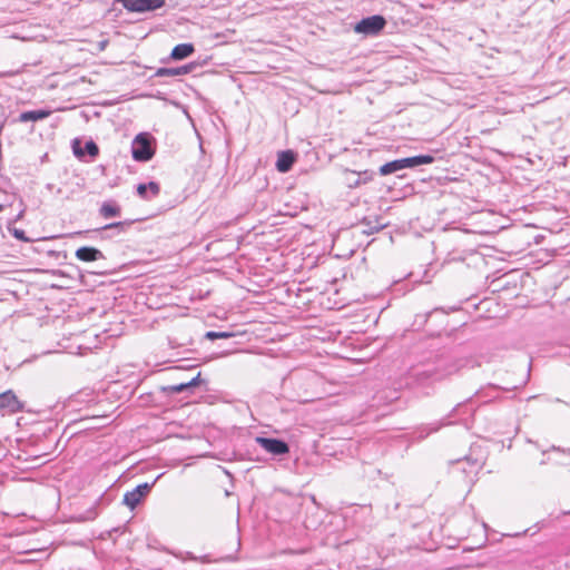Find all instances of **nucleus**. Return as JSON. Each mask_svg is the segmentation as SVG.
<instances>
[{
  "instance_id": "nucleus-1",
  "label": "nucleus",
  "mask_w": 570,
  "mask_h": 570,
  "mask_svg": "<svg viewBox=\"0 0 570 570\" xmlns=\"http://www.w3.org/2000/svg\"><path fill=\"white\" fill-rule=\"evenodd\" d=\"M463 366V360L442 356L434 362L414 366L406 376V385L411 389H426L434 383L458 373Z\"/></svg>"
},
{
  "instance_id": "nucleus-2",
  "label": "nucleus",
  "mask_w": 570,
  "mask_h": 570,
  "mask_svg": "<svg viewBox=\"0 0 570 570\" xmlns=\"http://www.w3.org/2000/svg\"><path fill=\"white\" fill-rule=\"evenodd\" d=\"M386 21L384 17L380 14L371 16L367 18H363L360 22H357L354 27V31L356 33H361L364 36H376L381 30L385 27Z\"/></svg>"
},
{
  "instance_id": "nucleus-3",
  "label": "nucleus",
  "mask_w": 570,
  "mask_h": 570,
  "mask_svg": "<svg viewBox=\"0 0 570 570\" xmlns=\"http://www.w3.org/2000/svg\"><path fill=\"white\" fill-rule=\"evenodd\" d=\"M132 158L137 161H148L154 156V149L150 141L145 134H139L132 141L131 146Z\"/></svg>"
},
{
  "instance_id": "nucleus-4",
  "label": "nucleus",
  "mask_w": 570,
  "mask_h": 570,
  "mask_svg": "<svg viewBox=\"0 0 570 570\" xmlns=\"http://www.w3.org/2000/svg\"><path fill=\"white\" fill-rule=\"evenodd\" d=\"M129 12H147L165 6L166 0H115Z\"/></svg>"
},
{
  "instance_id": "nucleus-5",
  "label": "nucleus",
  "mask_w": 570,
  "mask_h": 570,
  "mask_svg": "<svg viewBox=\"0 0 570 570\" xmlns=\"http://www.w3.org/2000/svg\"><path fill=\"white\" fill-rule=\"evenodd\" d=\"M255 442L266 452L273 455H284L289 452L288 444L279 439L257 436Z\"/></svg>"
},
{
  "instance_id": "nucleus-6",
  "label": "nucleus",
  "mask_w": 570,
  "mask_h": 570,
  "mask_svg": "<svg viewBox=\"0 0 570 570\" xmlns=\"http://www.w3.org/2000/svg\"><path fill=\"white\" fill-rule=\"evenodd\" d=\"M153 484L142 483L137 485L134 490L128 491L124 495V503L130 509H135L141 499L149 492Z\"/></svg>"
},
{
  "instance_id": "nucleus-7",
  "label": "nucleus",
  "mask_w": 570,
  "mask_h": 570,
  "mask_svg": "<svg viewBox=\"0 0 570 570\" xmlns=\"http://www.w3.org/2000/svg\"><path fill=\"white\" fill-rule=\"evenodd\" d=\"M481 466L480 461L471 459L470 456L455 461V468L470 479L478 473Z\"/></svg>"
},
{
  "instance_id": "nucleus-8",
  "label": "nucleus",
  "mask_w": 570,
  "mask_h": 570,
  "mask_svg": "<svg viewBox=\"0 0 570 570\" xmlns=\"http://www.w3.org/2000/svg\"><path fill=\"white\" fill-rule=\"evenodd\" d=\"M76 257L81 262H95L102 259L104 254L95 247L83 246L76 250Z\"/></svg>"
},
{
  "instance_id": "nucleus-9",
  "label": "nucleus",
  "mask_w": 570,
  "mask_h": 570,
  "mask_svg": "<svg viewBox=\"0 0 570 570\" xmlns=\"http://www.w3.org/2000/svg\"><path fill=\"white\" fill-rule=\"evenodd\" d=\"M0 409L17 412L21 409V404L12 391H6L0 394Z\"/></svg>"
},
{
  "instance_id": "nucleus-10",
  "label": "nucleus",
  "mask_w": 570,
  "mask_h": 570,
  "mask_svg": "<svg viewBox=\"0 0 570 570\" xmlns=\"http://www.w3.org/2000/svg\"><path fill=\"white\" fill-rule=\"evenodd\" d=\"M295 161V155L292 150L281 151L277 156L276 168L279 173H287Z\"/></svg>"
},
{
  "instance_id": "nucleus-11",
  "label": "nucleus",
  "mask_w": 570,
  "mask_h": 570,
  "mask_svg": "<svg viewBox=\"0 0 570 570\" xmlns=\"http://www.w3.org/2000/svg\"><path fill=\"white\" fill-rule=\"evenodd\" d=\"M160 193V186L158 183L149 181L148 184H139L137 186V194L146 200H149Z\"/></svg>"
},
{
  "instance_id": "nucleus-12",
  "label": "nucleus",
  "mask_w": 570,
  "mask_h": 570,
  "mask_svg": "<svg viewBox=\"0 0 570 570\" xmlns=\"http://www.w3.org/2000/svg\"><path fill=\"white\" fill-rule=\"evenodd\" d=\"M400 160H401L402 169H405V168H414V167H417L421 165L431 164L434 161V158L430 155H419V156H413V157H407V158H401Z\"/></svg>"
},
{
  "instance_id": "nucleus-13",
  "label": "nucleus",
  "mask_w": 570,
  "mask_h": 570,
  "mask_svg": "<svg viewBox=\"0 0 570 570\" xmlns=\"http://www.w3.org/2000/svg\"><path fill=\"white\" fill-rule=\"evenodd\" d=\"M50 115H51L50 110H43V109L29 110V111L21 112L19 115L18 120L20 122L38 121V120H43V119L48 118Z\"/></svg>"
},
{
  "instance_id": "nucleus-14",
  "label": "nucleus",
  "mask_w": 570,
  "mask_h": 570,
  "mask_svg": "<svg viewBox=\"0 0 570 570\" xmlns=\"http://www.w3.org/2000/svg\"><path fill=\"white\" fill-rule=\"evenodd\" d=\"M99 214L106 219L119 217L121 214V208L116 202L108 200L102 203L99 208Z\"/></svg>"
},
{
  "instance_id": "nucleus-15",
  "label": "nucleus",
  "mask_w": 570,
  "mask_h": 570,
  "mask_svg": "<svg viewBox=\"0 0 570 570\" xmlns=\"http://www.w3.org/2000/svg\"><path fill=\"white\" fill-rule=\"evenodd\" d=\"M195 51L193 43H179L171 50L170 57L174 60H183Z\"/></svg>"
},
{
  "instance_id": "nucleus-16",
  "label": "nucleus",
  "mask_w": 570,
  "mask_h": 570,
  "mask_svg": "<svg viewBox=\"0 0 570 570\" xmlns=\"http://www.w3.org/2000/svg\"><path fill=\"white\" fill-rule=\"evenodd\" d=\"M73 154L77 157H82L86 154L89 155L90 157H96L99 154V148L95 141L89 140L85 144L83 149L73 145Z\"/></svg>"
},
{
  "instance_id": "nucleus-17",
  "label": "nucleus",
  "mask_w": 570,
  "mask_h": 570,
  "mask_svg": "<svg viewBox=\"0 0 570 570\" xmlns=\"http://www.w3.org/2000/svg\"><path fill=\"white\" fill-rule=\"evenodd\" d=\"M399 170H402L401 160L395 159L393 161L382 165L379 169V173L381 176H387V175L396 173Z\"/></svg>"
},
{
  "instance_id": "nucleus-18",
  "label": "nucleus",
  "mask_w": 570,
  "mask_h": 570,
  "mask_svg": "<svg viewBox=\"0 0 570 570\" xmlns=\"http://www.w3.org/2000/svg\"><path fill=\"white\" fill-rule=\"evenodd\" d=\"M199 375H200V373H198L196 377L191 379L187 383L171 385V386H169V390L171 392L179 393V392H183L186 389L197 386L198 385Z\"/></svg>"
},
{
  "instance_id": "nucleus-19",
  "label": "nucleus",
  "mask_w": 570,
  "mask_h": 570,
  "mask_svg": "<svg viewBox=\"0 0 570 570\" xmlns=\"http://www.w3.org/2000/svg\"><path fill=\"white\" fill-rule=\"evenodd\" d=\"M131 223L130 222H116V223H110V224H107L105 225L100 230H105V229H117L118 233H122L126 230V228L130 225Z\"/></svg>"
},
{
  "instance_id": "nucleus-20",
  "label": "nucleus",
  "mask_w": 570,
  "mask_h": 570,
  "mask_svg": "<svg viewBox=\"0 0 570 570\" xmlns=\"http://www.w3.org/2000/svg\"><path fill=\"white\" fill-rule=\"evenodd\" d=\"M155 76L157 77H177L176 68H159Z\"/></svg>"
},
{
  "instance_id": "nucleus-21",
  "label": "nucleus",
  "mask_w": 570,
  "mask_h": 570,
  "mask_svg": "<svg viewBox=\"0 0 570 570\" xmlns=\"http://www.w3.org/2000/svg\"><path fill=\"white\" fill-rule=\"evenodd\" d=\"M12 236L19 240L28 242L29 239L26 237L24 232L18 228H9Z\"/></svg>"
},
{
  "instance_id": "nucleus-22",
  "label": "nucleus",
  "mask_w": 570,
  "mask_h": 570,
  "mask_svg": "<svg viewBox=\"0 0 570 570\" xmlns=\"http://www.w3.org/2000/svg\"><path fill=\"white\" fill-rule=\"evenodd\" d=\"M190 68L188 66L176 67L177 77L188 73Z\"/></svg>"
},
{
  "instance_id": "nucleus-23",
  "label": "nucleus",
  "mask_w": 570,
  "mask_h": 570,
  "mask_svg": "<svg viewBox=\"0 0 570 570\" xmlns=\"http://www.w3.org/2000/svg\"><path fill=\"white\" fill-rule=\"evenodd\" d=\"M358 177L361 178L362 184H365L367 180L372 179V176L367 171L358 174Z\"/></svg>"
},
{
  "instance_id": "nucleus-24",
  "label": "nucleus",
  "mask_w": 570,
  "mask_h": 570,
  "mask_svg": "<svg viewBox=\"0 0 570 570\" xmlns=\"http://www.w3.org/2000/svg\"><path fill=\"white\" fill-rule=\"evenodd\" d=\"M14 75H17V71H12V70L0 71V78L12 77Z\"/></svg>"
},
{
  "instance_id": "nucleus-25",
  "label": "nucleus",
  "mask_w": 570,
  "mask_h": 570,
  "mask_svg": "<svg viewBox=\"0 0 570 570\" xmlns=\"http://www.w3.org/2000/svg\"><path fill=\"white\" fill-rule=\"evenodd\" d=\"M205 336H206V338H209V340H218V332L210 331V332H207Z\"/></svg>"
},
{
  "instance_id": "nucleus-26",
  "label": "nucleus",
  "mask_w": 570,
  "mask_h": 570,
  "mask_svg": "<svg viewBox=\"0 0 570 570\" xmlns=\"http://www.w3.org/2000/svg\"><path fill=\"white\" fill-rule=\"evenodd\" d=\"M551 450H553V451H559V452H562V453H564V454L570 455V449H560V448H557V446H554V445H553V446L551 448Z\"/></svg>"
},
{
  "instance_id": "nucleus-27",
  "label": "nucleus",
  "mask_w": 570,
  "mask_h": 570,
  "mask_svg": "<svg viewBox=\"0 0 570 570\" xmlns=\"http://www.w3.org/2000/svg\"><path fill=\"white\" fill-rule=\"evenodd\" d=\"M233 336L232 333H228V332H218V338H228Z\"/></svg>"
},
{
  "instance_id": "nucleus-28",
  "label": "nucleus",
  "mask_w": 570,
  "mask_h": 570,
  "mask_svg": "<svg viewBox=\"0 0 570 570\" xmlns=\"http://www.w3.org/2000/svg\"><path fill=\"white\" fill-rule=\"evenodd\" d=\"M361 184H362L361 178L357 177L356 180H354L353 183H350V187H356V186H360Z\"/></svg>"
},
{
  "instance_id": "nucleus-29",
  "label": "nucleus",
  "mask_w": 570,
  "mask_h": 570,
  "mask_svg": "<svg viewBox=\"0 0 570 570\" xmlns=\"http://www.w3.org/2000/svg\"><path fill=\"white\" fill-rule=\"evenodd\" d=\"M2 208H3V207H2V205L0 204V212L2 210Z\"/></svg>"
}]
</instances>
